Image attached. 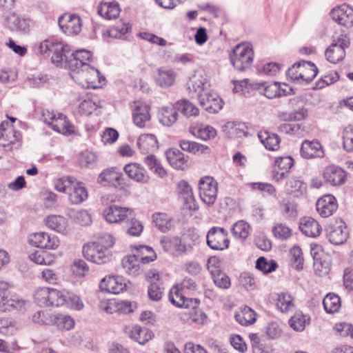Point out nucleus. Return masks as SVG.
Listing matches in <instances>:
<instances>
[{
  "label": "nucleus",
  "mask_w": 353,
  "mask_h": 353,
  "mask_svg": "<svg viewBox=\"0 0 353 353\" xmlns=\"http://www.w3.org/2000/svg\"><path fill=\"white\" fill-rule=\"evenodd\" d=\"M179 146L183 151H186L192 154H196L198 152L203 154L208 153L210 151V148L207 145L185 139L179 141Z\"/></svg>",
  "instance_id": "3c124183"
},
{
  "label": "nucleus",
  "mask_w": 353,
  "mask_h": 353,
  "mask_svg": "<svg viewBox=\"0 0 353 353\" xmlns=\"http://www.w3.org/2000/svg\"><path fill=\"white\" fill-rule=\"evenodd\" d=\"M54 321L57 327L60 330H70L74 327L75 324L71 316L61 314L54 316Z\"/></svg>",
  "instance_id": "338daca9"
},
{
  "label": "nucleus",
  "mask_w": 353,
  "mask_h": 353,
  "mask_svg": "<svg viewBox=\"0 0 353 353\" xmlns=\"http://www.w3.org/2000/svg\"><path fill=\"white\" fill-rule=\"evenodd\" d=\"M332 19L339 25L346 28L353 26V8L347 4H343L332 10Z\"/></svg>",
  "instance_id": "2eb2a0df"
},
{
  "label": "nucleus",
  "mask_w": 353,
  "mask_h": 353,
  "mask_svg": "<svg viewBox=\"0 0 353 353\" xmlns=\"http://www.w3.org/2000/svg\"><path fill=\"white\" fill-rule=\"evenodd\" d=\"M123 170L130 179L137 183H147L150 181L147 170L140 163H128L124 166Z\"/></svg>",
  "instance_id": "aec40b11"
},
{
  "label": "nucleus",
  "mask_w": 353,
  "mask_h": 353,
  "mask_svg": "<svg viewBox=\"0 0 353 353\" xmlns=\"http://www.w3.org/2000/svg\"><path fill=\"white\" fill-rule=\"evenodd\" d=\"M52 130L63 134L70 135L74 133V126L69 122L67 117L57 113L53 120L50 121Z\"/></svg>",
  "instance_id": "c85d7f7f"
},
{
  "label": "nucleus",
  "mask_w": 353,
  "mask_h": 353,
  "mask_svg": "<svg viewBox=\"0 0 353 353\" xmlns=\"http://www.w3.org/2000/svg\"><path fill=\"white\" fill-rule=\"evenodd\" d=\"M216 286L221 289H228L231 285L230 278L221 270L211 274Z\"/></svg>",
  "instance_id": "680f3d73"
},
{
  "label": "nucleus",
  "mask_w": 353,
  "mask_h": 353,
  "mask_svg": "<svg viewBox=\"0 0 353 353\" xmlns=\"http://www.w3.org/2000/svg\"><path fill=\"white\" fill-rule=\"evenodd\" d=\"M49 46H55V51L53 52L51 60L52 62L57 67H63L68 68L69 65V59L70 55V49L68 45L65 43H57L54 41H47L44 43L42 48L44 50L48 49Z\"/></svg>",
  "instance_id": "423d86ee"
},
{
  "label": "nucleus",
  "mask_w": 353,
  "mask_h": 353,
  "mask_svg": "<svg viewBox=\"0 0 353 353\" xmlns=\"http://www.w3.org/2000/svg\"><path fill=\"white\" fill-rule=\"evenodd\" d=\"M258 137L267 150L274 151L279 148L281 140L277 134L261 132L258 134Z\"/></svg>",
  "instance_id": "c03bdc74"
},
{
  "label": "nucleus",
  "mask_w": 353,
  "mask_h": 353,
  "mask_svg": "<svg viewBox=\"0 0 353 353\" xmlns=\"http://www.w3.org/2000/svg\"><path fill=\"white\" fill-rule=\"evenodd\" d=\"M132 118L134 124L137 127L141 128L145 127L147 122L151 118L149 107L141 102H134Z\"/></svg>",
  "instance_id": "393cba45"
},
{
  "label": "nucleus",
  "mask_w": 353,
  "mask_h": 353,
  "mask_svg": "<svg viewBox=\"0 0 353 353\" xmlns=\"http://www.w3.org/2000/svg\"><path fill=\"white\" fill-rule=\"evenodd\" d=\"M244 123L229 121L222 127L223 132L230 138L242 137L245 136Z\"/></svg>",
  "instance_id": "37998d69"
},
{
  "label": "nucleus",
  "mask_w": 353,
  "mask_h": 353,
  "mask_svg": "<svg viewBox=\"0 0 353 353\" xmlns=\"http://www.w3.org/2000/svg\"><path fill=\"white\" fill-rule=\"evenodd\" d=\"M250 233V227L244 221L236 222L232 228V235L238 239L245 240Z\"/></svg>",
  "instance_id": "864d4df0"
},
{
  "label": "nucleus",
  "mask_w": 353,
  "mask_h": 353,
  "mask_svg": "<svg viewBox=\"0 0 353 353\" xmlns=\"http://www.w3.org/2000/svg\"><path fill=\"white\" fill-rule=\"evenodd\" d=\"M99 288L101 291L117 294L125 290L126 284L119 276H108L101 280Z\"/></svg>",
  "instance_id": "5701e85b"
},
{
  "label": "nucleus",
  "mask_w": 353,
  "mask_h": 353,
  "mask_svg": "<svg viewBox=\"0 0 353 353\" xmlns=\"http://www.w3.org/2000/svg\"><path fill=\"white\" fill-rule=\"evenodd\" d=\"M152 218L156 226L163 232L168 231L172 226V220L165 213L156 212Z\"/></svg>",
  "instance_id": "4d7b16f0"
},
{
  "label": "nucleus",
  "mask_w": 353,
  "mask_h": 353,
  "mask_svg": "<svg viewBox=\"0 0 353 353\" xmlns=\"http://www.w3.org/2000/svg\"><path fill=\"white\" fill-rule=\"evenodd\" d=\"M176 192L187 209L193 211L199 209L192 188L187 181L181 180L178 183Z\"/></svg>",
  "instance_id": "dca6fc26"
},
{
  "label": "nucleus",
  "mask_w": 353,
  "mask_h": 353,
  "mask_svg": "<svg viewBox=\"0 0 353 353\" xmlns=\"http://www.w3.org/2000/svg\"><path fill=\"white\" fill-rule=\"evenodd\" d=\"M179 117L178 111L174 105L172 107H163L161 108L159 119L161 123L165 126H172L174 124Z\"/></svg>",
  "instance_id": "a19ab883"
},
{
  "label": "nucleus",
  "mask_w": 353,
  "mask_h": 353,
  "mask_svg": "<svg viewBox=\"0 0 353 353\" xmlns=\"http://www.w3.org/2000/svg\"><path fill=\"white\" fill-rule=\"evenodd\" d=\"M254 88L268 99L279 97L280 83L277 82H260Z\"/></svg>",
  "instance_id": "c9c22d12"
},
{
  "label": "nucleus",
  "mask_w": 353,
  "mask_h": 353,
  "mask_svg": "<svg viewBox=\"0 0 353 353\" xmlns=\"http://www.w3.org/2000/svg\"><path fill=\"white\" fill-rule=\"evenodd\" d=\"M279 210L286 220H294L298 216L297 204L288 199H283L279 202Z\"/></svg>",
  "instance_id": "58836bf2"
},
{
  "label": "nucleus",
  "mask_w": 353,
  "mask_h": 353,
  "mask_svg": "<svg viewBox=\"0 0 353 353\" xmlns=\"http://www.w3.org/2000/svg\"><path fill=\"white\" fill-rule=\"evenodd\" d=\"M45 223L49 228L64 233L66 232L67 220L60 215H50L45 219Z\"/></svg>",
  "instance_id": "49530a36"
},
{
  "label": "nucleus",
  "mask_w": 353,
  "mask_h": 353,
  "mask_svg": "<svg viewBox=\"0 0 353 353\" xmlns=\"http://www.w3.org/2000/svg\"><path fill=\"white\" fill-rule=\"evenodd\" d=\"M10 285L7 282H0V310H9L10 299L12 294L8 291Z\"/></svg>",
  "instance_id": "13d9d810"
},
{
  "label": "nucleus",
  "mask_w": 353,
  "mask_h": 353,
  "mask_svg": "<svg viewBox=\"0 0 353 353\" xmlns=\"http://www.w3.org/2000/svg\"><path fill=\"white\" fill-rule=\"evenodd\" d=\"M290 263L293 268L297 270L303 269V257L300 247L294 246L290 251Z\"/></svg>",
  "instance_id": "69168bd1"
},
{
  "label": "nucleus",
  "mask_w": 353,
  "mask_h": 353,
  "mask_svg": "<svg viewBox=\"0 0 353 353\" xmlns=\"http://www.w3.org/2000/svg\"><path fill=\"white\" fill-rule=\"evenodd\" d=\"M348 47V43L343 38H339L336 43H332L325 51L327 60L332 63H337L341 61L345 57V48Z\"/></svg>",
  "instance_id": "f3484780"
},
{
  "label": "nucleus",
  "mask_w": 353,
  "mask_h": 353,
  "mask_svg": "<svg viewBox=\"0 0 353 353\" xmlns=\"http://www.w3.org/2000/svg\"><path fill=\"white\" fill-rule=\"evenodd\" d=\"M299 228L303 234L310 237L318 236L322 230L318 221L312 217H303L301 221Z\"/></svg>",
  "instance_id": "473e14b6"
},
{
  "label": "nucleus",
  "mask_w": 353,
  "mask_h": 353,
  "mask_svg": "<svg viewBox=\"0 0 353 353\" xmlns=\"http://www.w3.org/2000/svg\"><path fill=\"white\" fill-rule=\"evenodd\" d=\"M199 190L201 201L208 206L213 205L217 198L218 182L212 176H203L199 181Z\"/></svg>",
  "instance_id": "20e7f679"
},
{
  "label": "nucleus",
  "mask_w": 353,
  "mask_h": 353,
  "mask_svg": "<svg viewBox=\"0 0 353 353\" xmlns=\"http://www.w3.org/2000/svg\"><path fill=\"white\" fill-rule=\"evenodd\" d=\"M64 296L65 303L63 305L76 310H81L83 307V301L77 294L65 290Z\"/></svg>",
  "instance_id": "e2e57ef3"
},
{
  "label": "nucleus",
  "mask_w": 353,
  "mask_h": 353,
  "mask_svg": "<svg viewBox=\"0 0 353 353\" xmlns=\"http://www.w3.org/2000/svg\"><path fill=\"white\" fill-rule=\"evenodd\" d=\"M161 245L164 251L174 256H179L187 252L188 248L178 236L163 237L161 239Z\"/></svg>",
  "instance_id": "4be33fe9"
},
{
  "label": "nucleus",
  "mask_w": 353,
  "mask_h": 353,
  "mask_svg": "<svg viewBox=\"0 0 353 353\" xmlns=\"http://www.w3.org/2000/svg\"><path fill=\"white\" fill-rule=\"evenodd\" d=\"M121 9L119 5L116 1H102L98 6V14L105 19H116L119 17Z\"/></svg>",
  "instance_id": "2f4dec72"
},
{
  "label": "nucleus",
  "mask_w": 353,
  "mask_h": 353,
  "mask_svg": "<svg viewBox=\"0 0 353 353\" xmlns=\"http://www.w3.org/2000/svg\"><path fill=\"white\" fill-rule=\"evenodd\" d=\"M4 26L11 31L26 32L29 28V21L12 12L5 18Z\"/></svg>",
  "instance_id": "a878e982"
},
{
  "label": "nucleus",
  "mask_w": 353,
  "mask_h": 353,
  "mask_svg": "<svg viewBox=\"0 0 353 353\" xmlns=\"http://www.w3.org/2000/svg\"><path fill=\"white\" fill-rule=\"evenodd\" d=\"M168 298L170 301L178 307L194 309L200 304L198 299L186 298L178 286L170 290Z\"/></svg>",
  "instance_id": "ddd939ff"
},
{
  "label": "nucleus",
  "mask_w": 353,
  "mask_h": 353,
  "mask_svg": "<svg viewBox=\"0 0 353 353\" xmlns=\"http://www.w3.org/2000/svg\"><path fill=\"white\" fill-rule=\"evenodd\" d=\"M156 258V254L151 247L140 245L137 254H130L123 259L122 265L128 274L137 275L139 273L140 261L145 264L154 261Z\"/></svg>",
  "instance_id": "f257e3e1"
},
{
  "label": "nucleus",
  "mask_w": 353,
  "mask_h": 353,
  "mask_svg": "<svg viewBox=\"0 0 353 353\" xmlns=\"http://www.w3.org/2000/svg\"><path fill=\"white\" fill-rule=\"evenodd\" d=\"M272 231L274 236L280 240H287L292 236V230L283 223L275 224Z\"/></svg>",
  "instance_id": "774afa93"
},
{
  "label": "nucleus",
  "mask_w": 353,
  "mask_h": 353,
  "mask_svg": "<svg viewBox=\"0 0 353 353\" xmlns=\"http://www.w3.org/2000/svg\"><path fill=\"white\" fill-rule=\"evenodd\" d=\"M84 257L90 261L97 264L105 263L110 261L111 255L105 249L100 247L94 243H89L83 247Z\"/></svg>",
  "instance_id": "6e6552de"
},
{
  "label": "nucleus",
  "mask_w": 353,
  "mask_h": 353,
  "mask_svg": "<svg viewBox=\"0 0 353 353\" xmlns=\"http://www.w3.org/2000/svg\"><path fill=\"white\" fill-rule=\"evenodd\" d=\"M276 301V308L282 313H289L294 310V299L290 294H278Z\"/></svg>",
  "instance_id": "79ce46f5"
},
{
  "label": "nucleus",
  "mask_w": 353,
  "mask_h": 353,
  "mask_svg": "<svg viewBox=\"0 0 353 353\" xmlns=\"http://www.w3.org/2000/svg\"><path fill=\"white\" fill-rule=\"evenodd\" d=\"M126 332L132 339L141 345L146 343L153 336L152 332L149 329L139 325L128 327L126 328Z\"/></svg>",
  "instance_id": "7c9ffc66"
},
{
  "label": "nucleus",
  "mask_w": 353,
  "mask_h": 353,
  "mask_svg": "<svg viewBox=\"0 0 353 353\" xmlns=\"http://www.w3.org/2000/svg\"><path fill=\"white\" fill-rule=\"evenodd\" d=\"M300 152L301 157L307 159L323 158L325 156L324 150L318 140H305L301 144Z\"/></svg>",
  "instance_id": "6ab92c4d"
},
{
  "label": "nucleus",
  "mask_w": 353,
  "mask_h": 353,
  "mask_svg": "<svg viewBox=\"0 0 353 353\" xmlns=\"http://www.w3.org/2000/svg\"><path fill=\"white\" fill-rule=\"evenodd\" d=\"M190 132L195 137L204 141L213 139L216 135V130L213 127L203 124L191 125Z\"/></svg>",
  "instance_id": "f704fd0d"
},
{
  "label": "nucleus",
  "mask_w": 353,
  "mask_h": 353,
  "mask_svg": "<svg viewBox=\"0 0 353 353\" xmlns=\"http://www.w3.org/2000/svg\"><path fill=\"white\" fill-rule=\"evenodd\" d=\"M285 189L288 194L295 197H299L304 193L305 186L302 181L293 177L288 180Z\"/></svg>",
  "instance_id": "a18cd8bd"
},
{
  "label": "nucleus",
  "mask_w": 353,
  "mask_h": 353,
  "mask_svg": "<svg viewBox=\"0 0 353 353\" xmlns=\"http://www.w3.org/2000/svg\"><path fill=\"white\" fill-rule=\"evenodd\" d=\"M126 223V232L130 236H139L143 232V225L137 219L134 218V212L132 217H128L125 219Z\"/></svg>",
  "instance_id": "5fc2aeb1"
},
{
  "label": "nucleus",
  "mask_w": 353,
  "mask_h": 353,
  "mask_svg": "<svg viewBox=\"0 0 353 353\" xmlns=\"http://www.w3.org/2000/svg\"><path fill=\"white\" fill-rule=\"evenodd\" d=\"M133 215V209L121 207L117 205H111L103 212V216L105 221L110 223H120L125 221L128 217Z\"/></svg>",
  "instance_id": "0eeeda50"
},
{
  "label": "nucleus",
  "mask_w": 353,
  "mask_h": 353,
  "mask_svg": "<svg viewBox=\"0 0 353 353\" xmlns=\"http://www.w3.org/2000/svg\"><path fill=\"white\" fill-rule=\"evenodd\" d=\"M230 62L239 71H245L250 68L254 60V51L250 43L236 45L230 54Z\"/></svg>",
  "instance_id": "f03ea898"
},
{
  "label": "nucleus",
  "mask_w": 353,
  "mask_h": 353,
  "mask_svg": "<svg viewBox=\"0 0 353 353\" xmlns=\"http://www.w3.org/2000/svg\"><path fill=\"white\" fill-rule=\"evenodd\" d=\"M316 210L323 217L331 216L338 208L336 198L331 194H326L318 199Z\"/></svg>",
  "instance_id": "412c9836"
},
{
  "label": "nucleus",
  "mask_w": 353,
  "mask_h": 353,
  "mask_svg": "<svg viewBox=\"0 0 353 353\" xmlns=\"http://www.w3.org/2000/svg\"><path fill=\"white\" fill-rule=\"evenodd\" d=\"M228 231L221 227L211 228L206 235L207 245L214 250H224L229 247Z\"/></svg>",
  "instance_id": "39448f33"
},
{
  "label": "nucleus",
  "mask_w": 353,
  "mask_h": 353,
  "mask_svg": "<svg viewBox=\"0 0 353 353\" xmlns=\"http://www.w3.org/2000/svg\"><path fill=\"white\" fill-rule=\"evenodd\" d=\"M130 29L131 26L129 23H123L110 28L103 32V34L115 39H123Z\"/></svg>",
  "instance_id": "6e6d98bb"
},
{
  "label": "nucleus",
  "mask_w": 353,
  "mask_h": 353,
  "mask_svg": "<svg viewBox=\"0 0 353 353\" xmlns=\"http://www.w3.org/2000/svg\"><path fill=\"white\" fill-rule=\"evenodd\" d=\"M28 242L32 246L48 250H54L59 245V241L56 236H51L44 232L30 234Z\"/></svg>",
  "instance_id": "9b49d317"
},
{
  "label": "nucleus",
  "mask_w": 353,
  "mask_h": 353,
  "mask_svg": "<svg viewBox=\"0 0 353 353\" xmlns=\"http://www.w3.org/2000/svg\"><path fill=\"white\" fill-rule=\"evenodd\" d=\"M166 158L170 165L178 170H183L188 162L187 157L176 148H171L167 150Z\"/></svg>",
  "instance_id": "72a5a7b5"
},
{
  "label": "nucleus",
  "mask_w": 353,
  "mask_h": 353,
  "mask_svg": "<svg viewBox=\"0 0 353 353\" xmlns=\"http://www.w3.org/2000/svg\"><path fill=\"white\" fill-rule=\"evenodd\" d=\"M70 76L77 83L85 88H97L101 85L99 71L88 65L70 70Z\"/></svg>",
  "instance_id": "7ed1b4c3"
},
{
  "label": "nucleus",
  "mask_w": 353,
  "mask_h": 353,
  "mask_svg": "<svg viewBox=\"0 0 353 353\" xmlns=\"http://www.w3.org/2000/svg\"><path fill=\"white\" fill-rule=\"evenodd\" d=\"M97 181L103 186L119 188L125 184V179L122 173L117 171L116 168L104 170L99 174Z\"/></svg>",
  "instance_id": "f8f14e48"
},
{
  "label": "nucleus",
  "mask_w": 353,
  "mask_h": 353,
  "mask_svg": "<svg viewBox=\"0 0 353 353\" xmlns=\"http://www.w3.org/2000/svg\"><path fill=\"white\" fill-rule=\"evenodd\" d=\"M137 145L142 153L153 152L158 148V141L152 134H145L139 137Z\"/></svg>",
  "instance_id": "e433bc0d"
},
{
  "label": "nucleus",
  "mask_w": 353,
  "mask_h": 353,
  "mask_svg": "<svg viewBox=\"0 0 353 353\" xmlns=\"http://www.w3.org/2000/svg\"><path fill=\"white\" fill-rule=\"evenodd\" d=\"M256 314L248 306L242 308L240 312L235 315V319L242 325H250L256 321Z\"/></svg>",
  "instance_id": "09e8293b"
},
{
  "label": "nucleus",
  "mask_w": 353,
  "mask_h": 353,
  "mask_svg": "<svg viewBox=\"0 0 353 353\" xmlns=\"http://www.w3.org/2000/svg\"><path fill=\"white\" fill-rule=\"evenodd\" d=\"M69 200L72 204H81L88 197L87 188L74 178L68 191Z\"/></svg>",
  "instance_id": "b1692460"
},
{
  "label": "nucleus",
  "mask_w": 353,
  "mask_h": 353,
  "mask_svg": "<svg viewBox=\"0 0 353 353\" xmlns=\"http://www.w3.org/2000/svg\"><path fill=\"white\" fill-rule=\"evenodd\" d=\"M50 288L41 287L34 293V302L40 307H48Z\"/></svg>",
  "instance_id": "bf43d9fd"
},
{
  "label": "nucleus",
  "mask_w": 353,
  "mask_h": 353,
  "mask_svg": "<svg viewBox=\"0 0 353 353\" xmlns=\"http://www.w3.org/2000/svg\"><path fill=\"white\" fill-rule=\"evenodd\" d=\"M208 80L202 75L195 74L190 78L187 83V90L190 95H196L199 99L200 94H203L207 90Z\"/></svg>",
  "instance_id": "cd10ccee"
},
{
  "label": "nucleus",
  "mask_w": 353,
  "mask_h": 353,
  "mask_svg": "<svg viewBox=\"0 0 353 353\" xmlns=\"http://www.w3.org/2000/svg\"><path fill=\"white\" fill-rule=\"evenodd\" d=\"M323 176L327 183L333 186L341 185L346 181V172L336 165L326 167L323 170Z\"/></svg>",
  "instance_id": "a211bd4d"
},
{
  "label": "nucleus",
  "mask_w": 353,
  "mask_h": 353,
  "mask_svg": "<svg viewBox=\"0 0 353 353\" xmlns=\"http://www.w3.org/2000/svg\"><path fill=\"white\" fill-rule=\"evenodd\" d=\"M174 105L178 112H181L185 117L197 116L199 110L192 103L187 99L177 101Z\"/></svg>",
  "instance_id": "8fccbe9b"
},
{
  "label": "nucleus",
  "mask_w": 353,
  "mask_h": 353,
  "mask_svg": "<svg viewBox=\"0 0 353 353\" xmlns=\"http://www.w3.org/2000/svg\"><path fill=\"white\" fill-rule=\"evenodd\" d=\"M327 237L329 241L334 245L344 243L348 238V232L345 222L342 219H336L327 228Z\"/></svg>",
  "instance_id": "1a4fd4ad"
},
{
  "label": "nucleus",
  "mask_w": 353,
  "mask_h": 353,
  "mask_svg": "<svg viewBox=\"0 0 353 353\" xmlns=\"http://www.w3.org/2000/svg\"><path fill=\"white\" fill-rule=\"evenodd\" d=\"M318 68L310 61H302L299 77L301 78V83L308 84L315 78Z\"/></svg>",
  "instance_id": "ea45409f"
},
{
  "label": "nucleus",
  "mask_w": 353,
  "mask_h": 353,
  "mask_svg": "<svg viewBox=\"0 0 353 353\" xmlns=\"http://www.w3.org/2000/svg\"><path fill=\"white\" fill-rule=\"evenodd\" d=\"M275 164L282 172L274 171L273 179L276 181H279L287 177L290 170L294 165V159L290 156L276 157L275 159Z\"/></svg>",
  "instance_id": "c756f323"
},
{
  "label": "nucleus",
  "mask_w": 353,
  "mask_h": 353,
  "mask_svg": "<svg viewBox=\"0 0 353 353\" xmlns=\"http://www.w3.org/2000/svg\"><path fill=\"white\" fill-rule=\"evenodd\" d=\"M65 290H59L57 289L50 288L48 307L55 306L60 307L64 305Z\"/></svg>",
  "instance_id": "0e129e2a"
},
{
  "label": "nucleus",
  "mask_w": 353,
  "mask_h": 353,
  "mask_svg": "<svg viewBox=\"0 0 353 353\" xmlns=\"http://www.w3.org/2000/svg\"><path fill=\"white\" fill-rule=\"evenodd\" d=\"M200 105L209 113H216L223 108V101L219 94L213 91H206L199 95Z\"/></svg>",
  "instance_id": "4468645a"
},
{
  "label": "nucleus",
  "mask_w": 353,
  "mask_h": 353,
  "mask_svg": "<svg viewBox=\"0 0 353 353\" xmlns=\"http://www.w3.org/2000/svg\"><path fill=\"white\" fill-rule=\"evenodd\" d=\"M323 305L327 313H334L341 307V299L338 295L330 293L324 297Z\"/></svg>",
  "instance_id": "603ef678"
},
{
  "label": "nucleus",
  "mask_w": 353,
  "mask_h": 353,
  "mask_svg": "<svg viewBox=\"0 0 353 353\" xmlns=\"http://www.w3.org/2000/svg\"><path fill=\"white\" fill-rule=\"evenodd\" d=\"M91 57V52L86 50H79L75 52H72L70 50L68 68L70 70H76L78 68L84 66V65H88L89 63H88L87 61L90 60Z\"/></svg>",
  "instance_id": "bb28decb"
},
{
  "label": "nucleus",
  "mask_w": 353,
  "mask_h": 353,
  "mask_svg": "<svg viewBox=\"0 0 353 353\" xmlns=\"http://www.w3.org/2000/svg\"><path fill=\"white\" fill-rule=\"evenodd\" d=\"M176 74L172 69L161 68L157 70V83L163 88L172 86L176 79Z\"/></svg>",
  "instance_id": "4c0bfd02"
},
{
  "label": "nucleus",
  "mask_w": 353,
  "mask_h": 353,
  "mask_svg": "<svg viewBox=\"0 0 353 353\" xmlns=\"http://www.w3.org/2000/svg\"><path fill=\"white\" fill-rule=\"evenodd\" d=\"M143 162L152 172L159 176L163 178L167 175V172L162 166L160 161L154 154L147 155L144 157Z\"/></svg>",
  "instance_id": "de8ad7c7"
},
{
  "label": "nucleus",
  "mask_w": 353,
  "mask_h": 353,
  "mask_svg": "<svg viewBox=\"0 0 353 353\" xmlns=\"http://www.w3.org/2000/svg\"><path fill=\"white\" fill-rule=\"evenodd\" d=\"M58 23L63 32L68 35H76L81 31L82 20L75 14H62L59 18Z\"/></svg>",
  "instance_id": "9d476101"
},
{
  "label": "nucleus",
  "mask_w": 353,
  "mask_h": 353,
  "mask_svg": "<svg viewBox=\"0 0 353 353\" xmlns=\"http://www.w3.org/2000/svg\"><path fill=\"white\" fill-rule=\"evenodd\" d=\"M310 318L302 313H296L289 320L290 327L298 332L303 331L307 323H309Z\"/></svg>",
  "instance_id": "052dcab7"
}]
</instances>
